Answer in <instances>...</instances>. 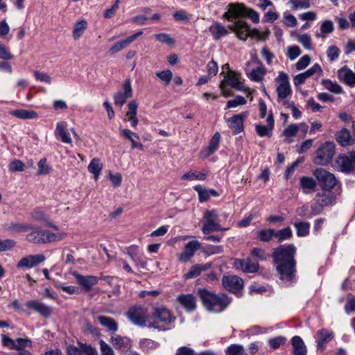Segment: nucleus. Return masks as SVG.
<instances>
[{
  "instance_id": "obj_1",
  "label": "nucleus",
  "mask_w": 355,
  "mask_h": 355,
  "mask_svg": "<svg viewBox=\"0 0 355 355\" xmlns=\"http://www.w3.org/2000/svg\"><path fill=\"white\" fill-rule=\"evenodd\" d=\"M296 248L294 245H284L275 248L272 257L277 265V270L282 279L291 280L295 272L296 261L294 259Z\"/></svg>"
},
{
  "instance_id": "obj_2",
  "label": "nucleus",
  "mask_w": 355,
  "mask_h": 355,
  "mask_svg": "<svg viewBox=\"0 0 355 355\" xmlns=\"http://www.w3.org/2000/svg\"><path fill=\"white\" fill-rule=\"evenodd\" d=\"M198 295L205 309L212 313L223 311L231 303L230 298L223 294H215L206 289H199Z\"/></svg>"
},
{
  "instance_id": "obj_3",
  "label": "nucleus",
  "mask_w": 355,
  "mask_h": 355,
  "mask_svg": "<svg viewBox=\"0 0 355 355\" xmlns=\"http://www.w3.org/2000/svg\"><path fill=\"white\" fill-rule=\"evenodd\" d=\"M28 230L31 232L26 235V240L34 244L58 242L63 240L67 236L65 232L53 233L33 225H30Z\"/></svg>"
},
{
  "instance_id": "obj_4",
  "label": "nucleus",
  "mask_w": 355,
  "mask_h": 355,
  "mask_svg": "<svg viewBox=\"0 0 355 355\" xmlns=\"http://www.w3.org/2000/svg\"><path fill=\"white\" fill-rule=\"evenodd\" d=\"M151 319L153 322H150L147 327L149 328L156 329L159 331L164 330V327L159 325L158 323L161 322L164 325H167L171 323L175 318L172 316L170 311L164 306H153V312L151 313Z\"/></svg>"
},
{
  "instance_id": "obj_5",
  "label": "nucleus",
  "mask_w": 355,
  "mask_h": 355,
  "mask_svg": "<svg viewBox=\"0 0 355 355\" xmlns=\"http://www.w3.org/2000/svg\"><path fill=\"white\" fill-rule=\"evenodd\" d=\"M202 232L205 234H209L211 232L225 231L227 228H223L220 225L219 216L216 210H206L204 212L202 219Z\"/></svg>"
},
{
  "instance_id": "obj_6",
  "label": "nucleus",
  "mask_w": 355,
  "mask_h": 355,
  "mask_svg": "<svg viewBox=\"0 0 355 355\" xmlns=\"http://www.w3.org/2000/svg\"><path fill=\"white\" fill-rule=\"evenodd\" d=\"M335 154V144L333 142H325L316 150L313 159L316 165L324 166L329 164Z\"/></svg>"
},
{
  "instance_id": "obj_7",
  "label": "nucleus",
  "mask_w": 355,
  "mask_h": 355,
  "mask_svg": "<svg viewBox=\"0 0 355 355\" xmlns=\"http://www.w3.org/2000/svg\"><path fill=\"white\" fill-rule=\"evenodd\" d=\"M1 343L4 347L10 349L16 350L18 353L26 352V348L33 347V342L28 338H17L12 339L5 334H1Z\"/></svg>"
},
{
  "instance_id": "obj_8",
  "label": "nucleus",
  "mask_w": 355,
  "mask_h": 355,
  "mask_svg": "<svg viewBox=\"0 0 355 355\" xmlns=\"http://www.w3.org/2000/svg\"><path fill=\"white\" fill-rule=\"evenodd\" d=\"M275 81L277 83L276 92L277 94V101L281 102L291 95V87L289 78L287 73L279 71Z\"/></svg>"
},
{
  "instance_id": "obj_9",
  "label": "nucleus",
  "mask_w": 355,
  "mask_h": 355,
  "mask_svg": "<svg viewBox=\"0 0 355 355\" xmlns=\"http://www.w3.org/2000/svg\"><path fill=\"white\" fill-rule=\"evenodd\" d=\"M313 174L320 186L325 191H330L336 185L337 180L335 175L324 168H316Z\"/></svg>"
},
{
  "instance_id": "obj_10",
  "label": "nucleus",
  "mask_w": 355,
  "mask_h": 355,
  "mask_svg": "<svg viewBox=\"0 0 355 355\" xmlns=\"http://www.w3.org/2000/svg\"><path fill=\"white\" fill-rule=\"evenodd\" d=\"M128 319L137 326H146V322L148 319L147 310L139 305L130 307L125 313Z\"/></svg>"
},
{
  "instance_id": "obj_11",
  "label": "nucleus",
  "mask_w": 355,
  "mask_h": 355,
  "mask_svg": "<svg viewBox=\"0 0 355 355\" xmlns=\"http://www.w3.org/2000/svg\"><path fill=\"white\" fill-rule=\"evenodd\" d=\"M334 168L338 171L345 173L353 171L355 168V149L350 153L349 156L339 155L336 159Z\"/></svg>"
},
{
  "instance_id": "obj_12",
  "label": "nucleus",
  "mask_w": 355,
  "mask_h": 355,
  "mask_svg": "<svg viewBox=\"0 0 355 355\" xmlns=\"http://www.w3.org/2000/svg\"><path fill=\"white\" fill-rule=\"evenodd\" d=\"M334 200L335 197L331 193L326 192L318 193L314 198L315 202L311 206L312 215L315 216L320 214L323 207L332 205Z\"/></svg>"
},
{
  "instance_id": "obj_13",
  "label": "nucleus",
  "mask_w": 355,
  "mask_h": 355,
  "mask_svg": "<svg viewBox=\"0 0 355 355\" xmlns=\"http://www.w3.org/2000/svg\"><path fill=\"white\" fill-rule=\"evenodd\" d=\"M200 245V243L196 240L187 243L182 251L178 254V260L182 263L188 262L194 256Z\"/></svg>"
},
{
  "instance_id": "obj_14",
  "label": "nucleus",
  "mask_w": 355,
  "mask_h": 355,
  "mask_svg": "<svg viewBox=\"0 0 355 355\" xmlns=\"http://www.w3.org/2000/svg\"><path fill=\"white\" fill-rule=\"evenodd\" d=\"M31 220L44 225L58 230V227L54 225L50 220L46 213L40 207L33 209L30 214Z\"/></svg>"
},
{
  "instance_id": "obj_15",
  "label": "nucleus",
  "mask_w": 355,
  "mask_h": 355,
  "mask_svg": "<svg viewBox=\"0 0 355 355\" xmlns=\"http://www.w3.org/2000/svg\"><path fill=\"white\" fill-rule=\"evenodd\" d=\"M222 284L226 290L234 293L239 292L243 287V279L236 275L224 276Z\"/></svg>"
},
{
  "instance_id": "obj_16",
  "label": "nucleus",
  "mask_w": 355,
  "mask_h": 355,
  "mask_svg": "<svg viewBox=\"0 0 355 355\" xmlns=\"http://www.w3.org/2000/svg\"><path fill=\"white\" fill-rule=\"evenodd\" d=\"M228 10L223 15V17L229 21H233L238 17H245L247 8L244 4L239 3H230L227 6Z\"/></svg>"
},
{
  "instance_id": "obj_17",
  "label": "nucleus",
  "mask_w": 355,
  "mask_h": 355,
  "mask_svg": "<svg viewBox=\"0 0 355 355\" xmlns=\"http://www.w3.org/2000/svg\"><path fill=\"white\" fill-rule=\"evenodd\" d=\"M249 115V112H243L234 114L227 120L229 127L234 135H238L243 131V121Z\"/></svg>"
},
{
  "instance_id": "obj_18",
  "label": "nucleus",
  "mask_w": 355,
  "mask_h": 355,
  "mask_svg": "<svg viewBox=\"0 0 355 355\" xmlns=\"http://www.w3.org/2000/svg\"><path fill=\"white\" fill-rule=\"evenodd\" d=\"M234 266L238 269H241L245 272L253 273L259 270V264L257 261H253L250 258L247 259H236L234 261Z\"/></svg>"
},
{
  "instance_id": "obj_19",
  "label": "nucleus",
  "mask_w": 355,
  "mask_h": 355,
  "mask_svg": "<svg viewBox=\"0 0 355 355\" xmlns=\"http://www.w3.org/2000/svg\"><path fill=\"white\" fill-rule=\"evenodd\" d=\"M123 92H119L114 96V103L116 105L122 106L128 98L132 96V86L130 81L127 80L123 86Z\"/></svg>"
},
{
  "instance_id": "obj_20",
  "label": "nucleus",
  "mask_w": 355,
  "mask_h": 355,
  "mask_svg": "<svg viewBox=\"0 0 355 355\" xmlns=\"http://www.w3.org/2000/svg\"><path fill=\"white\" fill-rule=\"evenodd\" d=\"M46 259L43 254L28 255L23 257L17 265L18 268H31L40 263H42Z\"/></svg>"
},
{
  "instance_id": "obj_21",
  "label": "nucleus",
  "mask_w": 355,
  "mask_h": 355,
  "mask_svg": "<svg viewBox=\"0 0 355 355\" xmlns=\"http://www.w3.org/2000/svg\"><path fill=\"white\" fill-rule=\"evenodd\" d=\"M26 306L35 311L44 318H49L51 315V308L38 300H30L26 302Z\"/></svg>"
},
{
  "instance_id": "obj_22",
  "label": "nucleus",
  "mask_w": 355,
  "mask_h": 355,
  "mask_svg": "<svg viewBox=\"0 0 355 355\" xmlns=\"http://www.w3.org/2000/svg\"><path fill=\"white\" fill-rule=\"evenodd\" d=\"M77 283L85 291H89L98 283V277L93 275L84 276L76 272L73 273Z\"/></svg>"
},
{
  "instance_id": "obj_23",
  "label": "nucleus",
  "mask_w": 355,
  "mask_h": 355,
  "mask_svg": "<svg viewBox=\"0 0 355 355\" xmlns=\"http://www.w3.org/2000/svg\"><path fill=\"white\" fill-rule=\"evenodd\" d=\"M55 136L64 144H70L72 143L69 132L67 131V123L65 121L57 123Z\"/></svg>"
},
{
  "instance_id": "obj_24",
  "label": "nucleus",
  "mask_w": 355,
  "mask_h": 355,
  "mask_svg": "<svg viewBox=\"0 0 355 355\" xmlns=\"http://www.w3.org/2000/svg\"><path fill=\"white\" fill-rule=\"evenodd\" d=\"M232 28L236 33L240 40L245 41L250 35V26L245 21L238 20L235 21Z\"/></svg>"
},
{
  "instance_id": "obj_25",
  "label": "nucleus",
  "mask_w": 355,
  "mask_h": 355,
  "mask_svg": "<svg viewBox=\"0 0 355 355\" xmlns=\"http://www.w3.org/2000/svg\"><path fill=\"white\" fill-rule=\"evenodd\" d=\"M120 134L124 138L128 139L131 143L132 148H138L140 150L144 149L143 144L139 141V136L137 133L131 131L129 129L120 130Z\"/></svg>"
},
{
  "instance_id": "obj_26",
  "label": "nucleus",
  "mask_w": 355,
  "mask_h": 355,
  "mask_svg": "<svg viewBox=\"0 0 355 355\" xmlns=\"http://www.w3.org/2000/svg\"><path fill=\"white\" fill-rule=\"evenodd\" d=\"M225 81L226 83L236 90L242 91L245 89L243 83L240 80L239 74L234 71L229 70L227 75L225 76Z\"/></svg>"
},
{
  "instance_id": "obj_27",
  "label": "nucleus",
  "mask_w": 355,
  "mask_h": 355,
  "mask_svg": "<svg viewBox=\"0 0 355 355\" xmlns=\"http://www.w3.org/2000/svg\"><path fill=\"white\" fill-rule=\"evenodd\" d=\"M336 139L342 146H347L354 144L355 139L352 137L349 130L343 128L336 135Z\"/></svg>"
},
{
  "instance_id": "obj_28",
  "label": "nucleus",
  "mask_w": 355,
  "mask_h": 355,
  "mask_svg": "<svg viewBox=\"0 0 355 355\" xmlns=\"http://www.w3.org/2000/svg\"><path fill=\"white\" fill-rule=\"evenodd\" d=\"M338 78L350 87L355 86V73L347 67L338 71Z\"/></svg>"
},
{
  "instance_id": "obj_29",
  "label": "nucleus",
  "mask_w": 355,
  "mask_h": 355,
  "mask_svg": "<svg viewBox=\"0 0 355 355\" xmlns=\"http://www.w3.org/2000/svg\"><path fill=\"white\" fill-rule=\"evenodd\" d=\"M177 300L188 312L193 311L196 309L195 297L191 294L181 295Z\"/></svg>"
},
{
  "instance_id": "obj_30",
  "label": "nucleus",
  "mask_w": 355,
  "mask_h": 355,
  "mask_svg": "<svg viewBox=\"0 0 355 355\" xmlns=\"http://www.w3.org/2000/svg\"><path fill=\"white\" fill-rule=\"evenodd\" d=\"M128 111L125 114L127 120L130 123L132 127L135 128L138 124L137 118L138 104L135 101H130L128 105Z\"/></svg>"
},
{
  "instance_id": "obj_31",
  "label": "nucleus",
  "mask_w": 355,
  "mask_h": 355,
  "mask_svg": "<svg viewBox=\"0 0 355 355\" xmlns=\"http://www.w3.org/2000/svg\"><path fill=\"white\" fill-rule=\"evenodd\" d=\"M110 342L115 349L128 347L130 345V340L128 337L118 334H112Z\"/></svg>"
},
{
  "instance_id": "obj_32",
  "label": "nucleus",
  "mask_w": 355,
  "mask_h": 355,
  "mask_svg": "<svg viewBox=\"0 0 355 355\" xmlns=\"http://www.w3.org/2000/svg\"><path fill=\"white\" fill-rule=\"evenodd\" d=\"M291 344L293 347V353L294 355H306L307 352L306 347L302 339L295 336L291 339Z\"/></svg>"
},
{
  "instance_id": "obj_33",
  "label": "nucleus",
  "mask_w": 355,
  "mask_h": 355,
  "mask_svg": "<svg viewBox=\"0 0 355 355\" xmlns=\"http://www.w3.org/2000/svg\"><path fill=\"white\" fill-rule=\"evenodd\" d=\"M220 141V135L217 132L211 137L207 148L202 152V156L203 157H207L213 154L218 149Z\"/></svg>"
},
{
  "instance_id": "obj_34",
  "label": "nucleus",
  "mask_w": 355,
  "mask_h": 355,
  "mask_svg": "<svg viewBox=\"0 0 355 355\" xmlns=\"http://www.w3.org/2000/svg\"><path fill=\"white\" fill-rule=\"evenodd\" d=\"M300 187L304 193L313 191L317 186L316 181L311 177L302 176L300 180Z\"/></svg>"
},
{
  "instance_id": "obj_35",
  "label": "nucleus",
  "mask_w": 355,
  "mask_h": 355,
  "mask_svg": "<svg viewBox=\"0 0 355 355\" xmlns=\"http://www.w3.org/2000/svg\"><path fill=\"white\" fill-rule=\"evenodd\" d=\"M103 168V164L99 159L94 158L88 166V171L93 174L95 180L99 178L101 172Z\"/></svg>"
},
{
  "instance_id": "obj_36",
  "label": "nucleus",
  "mask_w": 355,
  "mask_h": 355,
  "mask_svg": "<svg viewBox=\"0 0 355 355\" xmlns=\"http://www.w3.org/2000/svg\"><path fill=\"white\" fill-rule=\"evenodd\" d=\"M209 30L215 40H219L228 34L227 29L218 22L211 26Z\"/></svg>"
},
{
  "instance_id": "obj_37",
  "label": "nucleus",
  "mask_w": 355,
  "mask_h": 355,
  "mask_svg": "<svg viewBox=\"0 0 355 355\" xmlns=\"http://www.w3.org/2000/svg\"><path fill=\"white\" fill-rule=\"evenodd\" d=\"M10 114L20 119H32L38 116L36 112L23 109L12 110L10 112Z\"/></svg>"
},
{
  "instance_id": "obj_38",
  "label": "nucleus",
  "mask_w": 355,
  "mask_h": 355,
  "mask_svg": "<svg viewBox=\"0 0 355 355\" xmlns=\"http://www.w3.org/2000/svg\"><path fill=\"white\" fill-rule=\"evenodd\" d=\"M140 348L145 352H150L159 347V343L148 338H142L139 343Z\"/></svg>"
},
{
  "instance_id": "obj_39",
  "label": "nucleus",
  "mask_w": 355,
  "mask_h": 355,
  "mask_svg": "<svg viewBox=\"0 0 355 355\" xmlns=\"http://www.w3.org/2000/svg\"><path fill=\"white\" fill-rule=\"evenodd\" d=\"M318 346L322 348L327 342L330 341L334 338V333L325 329H322L318 332Z\"/></svg>"
},
{
  "instance_id": "obj_40",
  "label": "nucleus",
  "mask_w": 355,
  "mask_h": 355,
  "mask_svg": "<svg viewBox=\"0 0 355 355\" xmlns=\"http://www.w3.org/2000/svg\"><path fill=\"white\" fill-rule=\"evenodd\" d=\"M98 320L101 325L107 327L110 331L113 332L118 331V324L113 318L100 315L98 317Z\"/></svg>"
},
{
  "instance_id": "obj_41",
  "label": "nucleus",
  "mask_w": 355,
  "mask_h": 355,
  "mask_svg": "<svg viewBox=\"0 0 355 355\" xmlns=\"http://www.w3.org/2000/svg\"><path fill=\"white\" fill-rule=\"evenodd\" d=\"M334 30V23L331 20H326L322 22L320 27V33H317V37L324 38L326 35L332 33Z\"/></svg>"
},
{
  "instance_id": "obj_42",
  "label": "nucleus",
  "mask_w": 355,
  "mask_h": 355,
  "mask_svg": "<svg viewBox=\"0 0 355 355\" xmlns=\"http://www.w3.org/2000/svg\"><path fill=\"white\" fill-rule=\"evenodd\" d=\"M209 268V265L196 264L193 266L190 270L184 275L186 279H192L200 275L202 271L206 270Z\"/></svg>"
},
{
  "instance_id": "obj_43",
  "label": "nucleus",
  "mask_w": 355,
  "mask_h": 355,
  "mask_svg": "<svg viewBox=\"0 0 355 355\" xmlns=\"http://www.w3.org/2000/svg\"><path fill=\"white\" fill-rule=\"evenodd\" d=\"M274 237L277 242L282 243L286 240L290 239L293 236L292 230L289 227H286L277 232L275 231Z\"/></svg>"
},
{
  "instance_id": "obj_44",
  "label": "nucleus",
  "mask_w": 355,
  "mask_h": 355,
  "mask_svg": "<svg viewBox=\"0 0 355 355\" xmlns=\"http://www.w3.org/2000/svg\"><path fill=\"white\" fill-rule=\"evenodd\" d=\"M30 225L24 223H12L8 224L6 229L10 232H25L28 230Z\"/></svg>"
},
{
  "instance_id": "obj_45",
  "label": "nucleus",
  "mask_w": 355,
  "mask_h": 355,
  "mask_svg": "<svg viewBox=\"0 0 355 355\" xmlns=\"http://www.w3.org/2000/svg\"><path fill=\"white\" fill-rule=\"evenodd\" d=\"M323 87L334 94H340L343 91L342 87L336 82H333L329 79H324L321 82Z\"/></svg>"
},
{
  "instance_id": "obj_46",
  "label": "nucleus",
  "mask_w": 355,
  "mask_h": 355,
  "mask_svg": "<svg viewBox=\"0 0 355 355\" xmlns=\"http://www.w3.org/2000/svg\"><path fill=\"white\" fill-rule=\"evenodd\" d=\"M266 73V69L262 67L254 68L248 74V77L250 80L254 82H261Z\"/></svg>"
},
{
  "instance_id": "obj_47",
  "label": "nucleus",
  "mask_w": 355,
  "mask_h": 355,
  "mask_svg": "<svg viewBox=\"0 0 355 355\" xmlns=\"http://www.w3.org/2000/svg\"><path fill=\"white\" fill-rule=\"evenodd\" d=\"M275 230L263 229L257 232V239L262 242H269L274 237Z\"/></svg>"
},
{
  "instance_id": "obj_48",
  "label": "nucleus",
  "mask_w": 355,
  "mask_h": 355,
  "mask_svg": "<svg viewBox=\"0 0 355 355\" xmlns=\"http://www.w3.org/2000/svg\"><path fill=\"white\" fill-rule=\"evenodd\" d=\"M294 226L296 228L297 235L298 236H305L309 232L310 224L308 222L295 221Z\"/></svg>"
},
{
  "instance_id": "obj_49",
  "label": "nucleus",
  "mask_w": 355,
  "mask_h": 355,
  "mask_svg": "<svg viewBox=\"0 0 355 355\" xmlns=\"http://www.w3.org/2000/svg\"><path fill=\"white\" fill-rule=\"evenodd\" d=\"M87 27V23L85 19L77 21L74 26L73 36L75 40L78 39Z\"/></svg>"
},
{
  "instance_id": "obj_50",
  "label": "nucleus",
  "mask_w": 355,
  "mask_h": 355,
  "mask_svg": "<svg viewBox=\"0 0 355 355\" xmlns=\"http://www.w3.org/2000/svg\"><path fill=\"white\" fill-rule=\"evenodd\" d=\"M207 178V174L202 172H198L197 171H190L186 173H184L182 176V180H205Z\"/></svg>"
},
{
  "instance_id": "obj_51",
  "label": "nucleus",
  "mask_w": 355,
  "mask_h": 355,
  "mask_svg": "<svg viewBox=\"0 0 355 355\" xmlns=\"http://www.w3.org/2000/svg\"><path fill=\"white\" fill-rule=\"evenodd\" d=\"M155 75L165 85H168L173 78V73L169 69L156 72Z\"/></svg>"
},
{
  "instance_id": "obj_52",
  "label": "nucleus",
  "mask_w": 355,
  "mask_h": 355,
  "mask_svg": "<svg viewBox=\"0 0 355 355\" xmlns=\"http://www.w3.org/2000/svg\"><path fill=\"white\" fill-rule=\"evenodd\" d=\"M255 130L258 135L261 137H271L272 135L273 129L268 125L257 124L255 125Z\"/></svg>"
},
{
  "instance_id": "obj_53",
  "label": "nucleus",
  "mask_w": 355,
  "mask_h": 355,
  "mask_svg": "<svg viewBox=\"0 0 355 355\" xmlns=\"http://www.w3.org/2000/svg\"><path fill=\"white\" fill-rule=\"evenodd\" d=\"M297 41L306 49H312V42L311 36L306 33L297 35Z\"/></svg>"
},
{
  "instance_id": "obj_54",
  "label": "nucleus",
  "mask_w": 355,
  "mask_h": 355,
  "mask_svg": "<svg viewBox=\"0 0 355 355\" xmlns=\"http://www.w3.org/2000/svg\"><path fill=\"white\" fill-rule=\"evenodd\" d=\"M130 44H131V42L129 40L128 37H127L125 40H121V41L116 42V44H114L109 49V52L112 54H114V53L119 52V51L122 50L123 49L125 48Z\"/></svg>"
},
{
  "instance_id": "obj_55",
  "label": "nucleus",
  "mask_w": 355,
  "mask_h": 355,
  "mask_svg": "<svg viewBox=\"0 0 355 355\" xmlns=\"http://www.w3.org/2000/svg\"><path fill=\"white\" fill-rule=\"evenodd\" d=\"M156 40L158 42L166 44L167 45H174L175 44V40L171 37V36L169 34L167 33H158L155 34L154 35Z\"/></svg>"
},
{
  "instance_id": "obj_56",
  "label": "nucleus",
  "mask_w": 355,
  "mask_h": 355,
  "mask_svg": "<svg viewBox=\"0 0 355 355\" xmlns=\"http://www.w3.org/2000/svg\"><path fill=\"white\" fill-rule=\"evenodd\" d=\"M195 191L198 194L199 200L200 202H205L209 198L208 189L201 185H196L194 187Z\"/></svg>"
},
{
  "instance_id": "obj_57",
  "label": "nucleus",
  "mask_w": 355,
  "mask_h": 355,
  "mask_svg": "<svg viewBox=\"0 0 355 355\" xmlns=\"http://www.w3.org/2000/svg\"><path fill=\"white\" fill-rule=\"evenodd\" d=\"M38 168L39 171L37 173L38 175L49 174L51 171V168L47 164V159L46 158H42L40 160Z\"/></svg>"
},
{
  "instance_id": "obj_58",
  "label": "nucleus",
  "mask_w": 355,
  "mask_h": 355,
  "mask_svg": "<svg viewBox=\"0 0 355 355\" xmlns=\"http://www.w3.org/2000/svg\"><path fill=\"white\" fill-rule=\"evenodd\" d=\"M246 99L242 96H236L234 99L227 101L226 109L236 107L239 105L246 104Z\"/></svg>"
},
{
  "instance_id": "obj_59",
  "label": "nucleus",
  "mask_w": 355,
  "mask_h": 355,
  "mask_svg": "<svg viewBox=\"0 0 355 355\" xmlns=\"http://www.w3.org/2000/svg\"><path fill=\"white\" fill-rule=\"evenodd\" d=\"M16 243V241L12 239H0V252L8 251L12 249L13 248L15 247Z\"/></svg>"
},
{
  "instance_id": "obj_60",
  "label": "nucleus",
  "mask_w": 355,
  "mask_h": 355,
  "mask_svg": "<svg viewBox=\"0 0 355 355\" xmlns=\"http://www.w3.org/2000/svg\"><path fill=\"white\" fill-rule=\"evenodd\" d=\"M243 351L242 345L234 344L227 348L225 353L226 355H242Z\"/></svg>"
},
{
  "instance_id": "obj_61",
  "label": "nucleus",
  "mask_w": 355,
  "mask_h": 355,
  "mask_svg": "<svg viewBox=\"0 0 355 355\" xmlns=\"http://www.w3.org/2000/svg\"><path fill=\"white\" fill-rule=\"evenodd\" d=\"M101 355H115L112 347L103 340L98 341Z\"/></svg>"
},
{
  "instance_id": "obj_62",
  "label": "nucleus",
  "mask_w": 355,
  "mask_h": 355,
  "mask_svg": "<svg viewBox=\"0 0 355 355\" xmlns=\"http://www.w3.org/2000/svg\"><path fill=\"white\" fill-rule=\"evenodd\" d=\"M302 51L299 46L293 45L287 48L286 55L291 60H294L301 54Z\"/></svg>"
},
{
  "instance_id": "obj_63",
  "label": "nucleus",
  "mask_w": 355,
  "mask_h": 355,
  "mask_svg": "<svg viewBox=\"0 0 355 355\" xmlns=\"http://www.w3.org/2000/svg\"><path fill=\"white\" fill-rule=\"evenodd\" d=\"M9 170L11 172H21L25 170V164L19 159L12 161L9 164Z\"/></svg>"
},
{
  "instance_id": "obj_64",
  "label": "nucleus",
  "mask_w": 355,
  "mask_h": 355,
  "mask_svg": "<svg viewBox=\"0 0 355 355\" xmlns=\"http://www.w3.org/2000/svg\"><path fill=\"white\" fill-rule=\"evenodd\" d=\"M173 17L178 21H189L191 19V15L184 10H180L173 14Z\"/></svg>"
}]
</instances>
